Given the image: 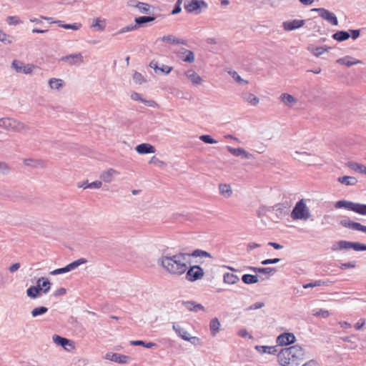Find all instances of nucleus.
<instances>
[{
    "mask_svg": "<svg viewBox=\"0 0 366 366\" xmlns=\"http://www.w3.org/2000/svg\"><path fill=\"white\" fill-rule=\"evenodd\" d=\"M157 263L164 271L172 276H181L186 272L190 264V255L187 252H177L173 254L162 255Z\"/></svg>",
    "mask_w": 366,
    "mask_h": 366,
    "instance_id": "f257e3e1",
    "label": "nucleus"
},
{
    "mask_svg": "<svg viewBox=\"0 0 366 366\" xmlns=\"http://www.w3.org/2000/svg\"><path fill=\"white\" fill-rule=\"evenodd\" d=\"M305 357V351L296 345L282 349L277 353V362L281 366H300Z\"/></svg>",
    "mask_w": 366,
    "mask_h": 366,
    "instance_id": "f03ea898",
    "label": "nucleus"
},
{
    "mask_svg": "<svg viewBox=\"0 0 366 366\" xmlns=\"http://www.w3.org/2000/svg\"><path fill=\"white\" fill-rule=\"evenodd\" d=\"M291 218L293 220L307 221L312 217L310 208L307 206V200L301 199L295 205L292 212Z\"/></svg>",
    "mask_w": 366,
    "mask_h": 366,
    "instance_id": "7ed1b4c3",
    "label": "nucleus"
},
{
    "mask_svg": "<svg viewBox=\"0 0 366 366\" xmlns=\"http://www.w3.org/2000/svg\"><path fill=\"white\" fill-rule=\"evenodd\" d=\"M0 127L13 132H20L23 130L27 129L26 126L18 121L17 119L9 118V117H3L0 119Z\"/></svg>",
    "mask_w": 366,
    "mask_h": 366,
    "instance_id": "20e7f679",
    "label": "nucleus"
},
{
    "mask_svg": "<svg viewBox=\"0 0 366 366\" xmlns=\"http://www.w3.org/2000/svg\"><path fill=\"white\" fill-rule=\"evenodd\" d=\"M335 207L337 209L345 208L359 214L366 215V204H365L355 203L347 200H340L336 202Z\"/></svg>",
    "mask_w": 366,
    "mask_h": 366,
    "instance_id": "39448f33",
    "label": "nucleus"
},
{
    "mask_svg": "<svg viewBox=\"0 0 366 366\" xmlns=\"http://www.w3.org/2000/svg\"><path fill=\"white\" fill-rule=\"evenodd\" d=\"M353 249L355 251H366V245L360 242H352L345 240H340L333 243L332 251Z\"/></svg>",
    "mask_w": 366,
    "mask_h": 366,
    "instance_id": "423d86ee",
    "label": "nucleus"
},
{
    "mask_svg": "<svg viewBox=\"0 0 366 366\" xmlns=\"http://www.w3.org/2000/svg\"><path fill=\"white\" fill-rule=\"evenodd\" d=\"M184 9L189 13L199 14L202 10L208 7V4L204 0H191L184 3Z\"/></svg>",
    "mask_w": 366,
    "mask_h": 366,
    "instance_id": "0eeeda50",
    "label": "nucleus"
},
{
    "mask_svg": "<svg viewBox=\"0 0 366 366\" xmlns=\"http://www.w3.org/2000/svg\"><path fill=\"white\" fill-rule=\"evenodd\" d=\"M11 68L17 73L30 74L34 71L36 66L32 64H25L22 61L15 59L11 63Z\"/></svg>",
    "mask_w": 366,
    "mask_h": 366,
    "instance_id": "6e6552de",
    "label": "nucleus"
},
{
    "mask_svg": "<svg viewBox=\"0 0 366 366\" xmlns=\"http://www.w3.org/2000/svg\"><path fill=\"white\" fill-rule=\"evenodd\" d=\"M186 272V279L189 282H195L201 280L204 275L203 269L198 265L192 266L189 268L188 267Z\"/></svg>",
    "mask_w": 366,
    "mask_h": 366,
    "instance_id": "1a4fd4ad",
    "label": "nucleus"
},
{
    "mask_svg": "<svg viewBox=\"0 0 366 366\" xmlns=\"http://www.w3.org/2000/svg\"><path fill=\"white\" fill-rule=\"evenodd\" d=\"M312 11L317 12L322 19L326 20L333 26H337L338 24V20L335 14L326 9L315 8L312 9Z\"/></svg>",
    "mask_w": 366,
    "mask_h": 366,
    "instance_id": "9d476101",
    "label": "nucleus"
},
{
    "mask_svg": "<svg viewBox=\"0 0 366 366\" xmlns=\"http://www.w3.org/2000/svg\"><path fill=\"white\" fill-rule=\"evenodd\" d=\"M60 61L67 63L71 66H79L84 63V56L81 53H74L62 56Z\"/></svg>",
    "mask_w": 366,
    "mask_h": 366,
    "instance_id": "9b49d317",
    "label": "nucleus"
},
{
    "mask_svg": "<svg viewBox=\"0 0 366 366\" xmlns=\"http://www.w3.org/2000/svg\"><path fill=\"white\" fill-rule=\"evenodd\" d=\"M104 359L119 364H128L132 360V358L128 355L115 352H107L104 356Z\"/></svg>",
    "mask_w": 366,
    "mask_h": 366,
    "instance_id": "f8f14e48",
    "label": "nucleus"
},
{
    "mask_svg": "<svg viewBox=\"0 0 366 366\" xmlns=\"http://www.w3.org/2000/svg\"><path fill=\"white\" fill-rule=\"evenodd\" d=\"M295 336L293 333L285 332L280 335L276 340V342L280 346H286L295 342Z\"/></svg>",
    "mask_w": 366,
    "mask_h": 366,
    "instance_id": "ddd939ff",
    "label": "nucleus"
},
{
    "mask_svg": "<svg viewBox=\"0 0 366 366\" xmlns=\"http://www.w3.org/2000/svg\"><path fill=\"white\" fill-rule=\"evenodd\" d=\"M305 24V20L302 19H293L290 21H286L282 23V27L285 31H290L303 26Z\"/></svg>",
    "mask_w": 366,
    "mask_h": 366,
    "instance_id": "4468645a",
    "label": "nucleus"
},
{
    "mask_svg": "<svg viewBox=\"0 0 366 366\" xmlns=\"http://www.w3.org/2000/svg\"><path fill=\"white\" fill-rule=\"evenodd\" d=\"M340 224L344 227L349 228L352 230L366 232V226H364L358 222H355L350 219H344L341 220Z\"/></svg>",
    "mask_w": 366,
    "mask_h": 366,
    "instance_id": "2eb2a0df",
    "label": "nucleus"
},
{
    "mask_svg": "<svg viewBox=\"0 0 366 366\" xmlns=\"http://www.w3.org/2000/svg\"><path fill=\"white\" fill-rule=\"evenodd\" d=\"M340 224L344 227L349 228L352 230L366 232V226H364L358 222H355L350 219H344L341 220Z\"/></svg>",
    "mask_w": 366,
    "mask_h": 366,
    "instance_id": "dca6fc26",
    "label": "nucleus"
},
{
    "mask_svg": "<svg viewBox=\"0 0 366 366\" xmlns=\"http://www.w3.org/2000/svg\"><path fill=\"white\" fill-rule=\"evenodd\" d=\"M177 56L183 61L188 63H193L195 60L194 52L185 48H181L178 51Z\"/></svg>",
    "mask_w": 366,
    "mask_h": 366,
    "instance_id": "f3484780",
    "label": "nucleus"
},
{
    "mask_svg": "<svg viewBox=\"0 0 366 366\" xmlns=\"http://www.w3.org/2000/svg\"><path fill=\"white\" fill-rule=\"evenodd\" d=\"M227 149L235 157H242L244 159H252L253 157L252 154L247 152L244 149L239 147V148H233L229 146L227 147Z\"/></svg>",
    "mask_w": 366,
    "mask_h": 366,
    "instance_id": "a211bd4d",
    "label": "nucleus"
},
{
    "mask_svg": "<svg viewBox=\"0 0 366 366\" xmlns=\"http://www.w3.org/2000/svg\"><path fill=\"white\" fill-rule=\"evenodd\" d=\"M241 97L245 102L252 106H257L259 102V99L254 94L249 92H242Z\"/></svg>",
    "mask_w": 366,
    "mask_h": 366,
    "instance_id": "6ab92c4d",
    "label": "nucleus"
},
{
    "mask_svg": "<svg viewBox=\"0 0 366 366\" xmlns=\"http://www.w3.org/2000/svg\"><path fill=\"white\" fill-rule=\"evenodd\" d=\"M247 269L255 273H262L264 274H268L269 276L273 275L277 272V269L274 267H256L249 266L247 267Z\"/></svg>",
    "mask_w": 366,
    "mask_h": 366,
    "instance_id": "aec40b11",
    "label": "nucleus"
},
{
    "mask_svg": "<svg viewBox=\"0 0 366 366\" xmlns=\"http://www.w3.org/2000/svg\"><path fill=\"white\" fill-rule=\"evenodd\" d=\"M185 76L187 79L195 85H200L203 79L202 78L198 75L193 69H189L185 72Z\"/></svg>",
    "mask_w": 366,
    "mask_h": 366,
    "instance_id": "412c9836",
    "label": "nucleus"
},
{
    "mask_svg": "<svg viewBox=\"0 0 366 366\" xmlns=\"http://www.w3.org/2000/svg\"><path fill=\"white\" fill-rule=\"evenodd\" d=\"M182 305L184 306V307L189 310L192 312H198V311H204L205 309L204 306L199 303H197L194 301H187L183 302Z\"/></svg>",
    "mask_w": 366,
    "mask_h": 366,
    "instance_id": "4be33fe9",
    "label": "nucleus"
},
{
    "mask_svg": "<svg viewBox=\"0 0 366 366\" xmlns=\"http://www.w3.org/2000/svg\"><path fill=\"white\" fill-rule=\"evenodd\" d=\"M280 100L288 107H292L294 104L297 102V99H295L292 95L283 93L280 96Z\"/></svg>",
    "mask_w": 366,
    "mask_h": 366,
    "instance_id": "5701e85b",
    "label": "nucleus"
},
{
    "mask_svg": "<svg viewBox=\"0 0 366 366\" xmlns=\"http://www.w3.org/2000/svg\"><path fill=\"white\" fill-rule=\"evenodd\" d=\"M136 151L140 154H145L154 153L156 149L154 146L149 144L143 143L137 146Z\"/></svg>",
    "mask_w": 366,
    "mask_h": 366,
    "instance_id": "b1692460",
    "label": "nucleus"
},
{
    "mask_svg": "<svg viewBox=\"0 0 366 366\" xmlns=\"http://www.w3.org/2000/svg\"><path fill=\"white\" fill-rule=\"evenodd\" d=\"M218 189L219 194L224 198H229L233 194L232 189L229 184H219Z\"/></svg>",
    "mask_w": 366,
    "mask_h": 366,
    "instance_id": "393cba45",
    "label": "nucleus"
},
{
    "mask_svg": "<svg viewBox=\"0 0 366 366\" xmlns=\"http://www.w3.org/2000/svg\"><path fill=\"white\" fill-rule=\"evenodd\" d=\"M119 173L118 171L114 169H109L107 171L103 172L101 175L100 178L107 183H109L112 182L114 177L116 175H118Z\"/></svg>",
    "mask_w": 366,
    "mask_h": 366,
    "instance_id": "a878e982",
    "label": "nucleus"
},
{
    "mask_svg": "<svg viewBox=\"0 0 366 366\" xmlns=\"http://www.w3.org/2000/svg\"><path fill=\"white\" fill-rule=\"evenodd\" d=\"M159 40L172 44H186L185 40L177 38L173 35L164 36L162 38L157 39V42Z\"/></svg>",
    "mask_w": 366,
    "mask_h": 366,
    "instance_id": "bb28decb",
    "label": "nucleus"
},
{
    "mask_svg": "<svg viewBox=\"0 0 366 366\" xmlns=\"http://www.w3.org/2000/svg\"><path fill=\"white\" fill-rule=\"evenodd\" d=\"M131 99L134 101L141 102L151 107H156L157 106L156 102H154V100H146L143 99L142 95L137 92H133L131 94Z\"/></svg>",
    "mask_w": 366,
    "mask_h": 366,
    "instance_id": "cd10ccee",
    "label": "nucleus"
},
{
    "mask_svg": "<svg viewBox=\"0 0 366 366\" xmlns=\"http://www.w3.org/2000/svg\"><path fill=\"white\" fill-rule=\"evenodd\" d=\"M337 63L347 66H351L357 64H361L362 61L360 60H356L352 56H347L343 58L338 59L337 60Z\"/></svg>",
    "mask_w": 366,
    "mask_h": 366,
    "instance_id": "c85d7f7f",
    "label": "nucleus"
},
{
    "mask_svg": "<svg viewBox=\"0 0 366 366\" xmlns=\"http://www.w3.org/2000/svg\"><path fill=\"white\" fill-rule=\"evenodd\" d=\"M255 350L261 354L274 355L277 352V346L257 345Z\"/></svg>",
    "mask_w": 366,
    "mask_h": 366,
    "instance_id": "c756f323",
    "label": "nucleus"
},
{
    "mask_svg": "<svg viewBox=\"0 0 366 366\" xmlns=\"http://www.w3.org/2000/svg\"><path fill=\"white\" fill-rule=\"evenodd\" d=\"M54 343L58 345L62 346L64 349L67 350L66 345L72 346V342L66 338L60 337L58 335H54L52 337Z\"/></svg>",
    "mask_w": 366,
    "mask_h": 366,
    "instance_id": "7c9ffc66",
    "label": "nucleus"
},
{
    "mask_svg": "<svg viewBox=\"0 0 366 366\" xmlns=\"http://www.w3.org/2000/svg\"><path fill=\"white\" fill-rule=\"evenodd\" d=\"M221 324L219 320L217 317H214L210 320L209 322V330L211 332V335L213 337H215L216 335L220 330Z\"/></svg>",
    "mask_w": 366,
    "mask_h": 366,
    "instance_id": "2f4dec72",
    "label": "nucleus"
},
{
    "mask_svg": "<svg viewBox=\"0 0 366 366\" xmlns=\"http://www.w3.org/2000/svg\"><path fill=\"white\" fill-rule=\"evenodd\" d=\"M50 286V282L44 277L39 278L37 281V287L39 289V291H42L45 294L49 291Z\"/></svg>",
    "mask_w": 366,
    "mask_h": 366,
    "instance_id": "473e14b6",
    "label": "nucleus"
},
{
    "mask_svg": "<svg viewBox=\"0 0 366 366\" xmlns=\"http://www.w3.org/2000/svg\"><path fill=\"white\" fill-rule=\"evenodd\" d=\"M49 86L52 90H59L64 86V81L61 79L51 78L48 81Z\"/></svg>",
    "mask_w": 366,
    "mask_h": 366,
    "instance_id": "72a5a7b5",
    "label": "nucleus"
},
{
    "mask_svg": "<svg viewBox=\"0 0 366 366\" xmlns=\"http://www.w3.org/2000/svg\"><path fill=\"white\" fill-rule=\"evenodd\" d=\"M131 6H135L139 9V11L141 13L143 14H149L150 11V7L151 6L147 3L144 2H137V1H132L130 4Z\"/></svg>",
    "mask_w": 366,
    "mask_h": 366,
    "instance_id": "f704fd0d",
    "label": "nucleus"
},
{
    "mask_svg": "<svg viewBox=\"0 0 366 366\" xmlns=\"http://www.w3.org/2000/svg\"><path fill=\"white\" fill-rule=\"evenodd\" d=\"M172 329L174 330L177 335L184 340L187 341L189 336L190 335V334L187 330L174 323L172 325Z\"/></svg>",
    "mask_w": 366,
    "mask_h": 366,
    "instance_id": "c9c22d12",
    "label": "nucleus"
},
{
    "mask_svg": "<svg viewBox=\"0 0 366 366\" xmlns=\"http://www.w3.org/2000/svg\"><path fill=\"white\" fill-rule=\"evenodd\" d=\"M330 49V47L326 46H317L313 47L312 46H310L307 47V50L310 51L314 56H319L321 54H324L326 51H328Z\"/></svg>",
    "mask_w": 366,
    "mask_h": 366,
    "instance_id": "e433bc0d",
    "label": "nucleus"
},
{
    "mask_svg": "<svg viewBox=\"0 0 366 366\" xmlns=\"http://www.w3.org/2000/svg\"><path fill=\"white\" fill-rule=\"evenodd\" d=\"M53 22L56 24L59 27L64 28L65 29H72L75 31L80 29L82 26L80 23L63 24L61 21H55Z\"/></svg>",
    "mask_w": 366,
    "mask_h": 366,
    "instance_id": "4c0bfd02",
    "label": "nucleus"
},
{
    "mask_svg": "<svg viewBox=\"0 0 366 366\" xmlns=\"http://www.w3.org/2000/svg\"><path fill=\"white\" fill-rule=\"evenodd\" d=\"M337 181L342 184L347 186H353L355 185L357 182V180L354 177L350 176H343L338 178Z\"/></svg>",
    "mask_w": 366,
    "mask_h": 366,
    "instance_id": "58836bf2",
    "label": "nucleus"
},
{
    "mask_svg": "<svg viewBox=\"0 0 366 366\" xmlns=\"http://www.w3.org/2000/svg\"><path fill=\"white\" fill-rule=\"evenodd\" d=\"M350 33L345 31H338L332 35V38L338 41H343L349 39Z\"/></svg>",
    "mask_w": 366,
    "mask_h": 366,
    "instance_id": "ea45409f",
    "label": "nucleus"
},
{
    "mask_svg": "<svg viewBox=\"0 0 366 366\" xmlns=\"http://www.w3.org/2000/svg\"><path fill=\"white\" fill-rule=\"evenodd\" d=\"M242 280L244 284L247 285L254 284L259 281L257 276L249 274H245L242 275Z\"/></svg>",
    "mask_w": 366,
    "mask_h": 366,
    "instance_id": "a19ab883",
    "label": "nucleus"
},
{
    "mask_svg": "<svg viewBox=\"0 0 366 366\" xmlns=\"http://www.w3.org/2000/svg\"><path fill=\"white\" fill-rule=\"evenodd\" d=\"M239 280V277L230 272H227L224 274V282L229 285H232L236 283Z\"/></svg>",
    "mask_w": 366,
    "mask_h": 366,
    "instance_id": "79ce46f5",
    "label": "nucleus"
},
{
    "mask_svg": "<svg viewBox=\"0 0 366 366\" xmlns=\"http://www.w3.org/2000/svg\"><path fill=\"white\" fill-rule=\"evenodd\" d=\"M92 27L97 28V31H104L106 27V21L101 20L99 18L93 19Z\"/></svg>",
    "mask_w": 366,
    "mask_h": 366,
    "instance_id": "37998d69",
    "label": "nucleus"
},
{
    "mask_svg": "<svg viewBox=\"0 0 366 366\" xmlns=\"http://www.w3.org/2000/svg\"><path fill=\"white\" fill-rule=\"evenodd\" d=\"M189 255H190V257H201V258H205V257L212 258V255L210 253H209L204 250L199 249H197L194 250L192 253H189Z\"/></svg>",
    "mask_w": 366,
    "mask_h": 366,
    "instance_id": "c03bdc74",
    "label": "nucleus"
},
{
    "mask_svg": "<svg viewBox=\"0 0 366 366\" xmlns=\"http://www.w3.org/2000/svg\"><path fill=\"white\" fill-rule=\"evenodd\" d=\"M130 345L133 346H143L146 348H153L157 347V344L149 342H145L142 340H132L130 342Z\"/></svg>",
    "mask_w": 366,
    "mask_h": 366,
    "instance_id": "a18cd8bd",
    "label": "nucleus"
},
{
    "mask_svg": "<svg viewBox=\"0 0 366 366\" xmlns=\"http://www.w3.org/2000/svg\"><path fill=\"white\" fill-rule=\"evenodd\" d=\"M14 37L4 33L1 29L0 30V41L5 44H10L14 41Z\"/></svg>",
    "mask_w": 366,
    "mask_h": 366,
    "instance_id": "49530a36",
    "label": "nucleus"
},
{
    "mask_svg": "<svg viewBox=\"0 0 366 366\" xmlns=\"http://www.w3.org/2000/svg\"><path fill=\"white\" fill-rule=\"evenodd\" d=\"M86 262V259L84 258L78 259L66 265L68 271L69 272L72 271V270L76 269L79 266H80Z\"/></svg>",
    "mask_w": 366,
    "mask_h": 366,
    "instance_id": "de8ad7c7",
    "label": "nucleus"
},
{
    "mask_svg": "<svg viewBox=\"0 0 366 366\" xmlns=\"http://www.w3.org/2000/svg\"><path fill=\"white\" fill-rule=\"evenodd\" d=\"M86 262V259L84 258L78 259L66 265L68 271L69 272L72 271V270L76 269L79 266H80Z\"/></svg>",
    "mask_w": 366,
    "mask_h": 366,
    "instance_id": "09e8293b",
    "label": "nucleus"
},
{
    "mask_svg": "<svg viewBox=\"0 0 366 366\" xmlns=\"http://www.w3.org/2000/svg\"><path fill=\"white\" fill-rule=\"evenodd\" d=\"M313 316L327 318L330 315V312L323 309H314L311 312Z\"/></svg>",
    "mask_w": 366,
    "mask_h": 366,
    "instance_id": "8fccbe9b",
    "label": "nucleus"
},
{
    "mask_svg": "<svg viewBox=\"0 0 366 366\" xmlns=\"http://www.w3.org/2000/svg\"><path fill=\"white\" fill-rule=\"evenodd\" d=\"M229 74L240 85L247 84L248 81L247 80L243 79L237 71H229Z\"/></svg>",
    "mask_w": 366,
    "mask_h": 366,
    "instance_id": "3c124183",
    "label": "nucleus"
},
{
    "mask_svg": "<svg viewBox=\"0 0 366 366\" xmlns=\"http://www.w3.org/2000/svg\"><path fill=\"white\" fill-rule=\"evenodd\" d=\"M154 19L155 18L154 16H143L135 18L134 21L137 25H142L147 22L153 21Z\"/></svg>",
    "mask_w": 366,
    "mask_h": 366,
    "instance_id": "603ef678",
    "label": "nucleus"
},
{
    "mask_svg": "<svg viewBox=\"0 0 366 366\" xmlns=\"http://www.w3.org/2000/svg\"><path fill=\"white\" fill-rule=\"evenodd\" d=\"M327 282L322 281V280H316L313 282H310L303 285V288L307 289L310 287H320V286H327Z\"/></svg>",
    "mask_w": 366,
    "mask_h": 366,
    "instance_id": "864d4df0",
    "label": "nucleus"
},
{
    "mask_svg": "<svg viewBox=\"0 0 366 366\" xmlns=\"http://www.w3.org/2000/svg\"><path fill=\"white\" fill-rule=\"evenodd\" d=\"M347 166L352 170L360 173L363 167V164H359L355 162H349L347 163Z\"/></svg>",
    "mask_w": 366,
    "mask_h": 366,
    "instance_id": "5fc2aeb1",
    "label": "nucleus"
},
{
    "mask_svg": "<svg viewBox=\"0 0 366 366\" xmlns=\"http://www.w3.org/2000/svg\"><path fill=\"white\" fill-rule=\"evenodd\" d=\"M47 311H48V308L46 307L42 306V307H36L31 311V315H32V317H36L39 315H42L45 314Z\"/></svg>",
    "mask_w": 366,
    "mask_h": 366,
    "instance_id": "6e6d98bb",
    "label": "nucleus"
},
{
    "mask_svg": "<svg viewBox=\"0 0 366 366\" xmlns=\"http://www.w3.org/2000/svg\"><path fill=\"white\" fill-rule=\"evenodd\" d=\"M39 292V289L37 287V286H31L26 290L27 295L32 299L36 298Z\"/></svg>",
    "mask_w": 366,
    "mask_h": 366,
    "instance_id": "4d7b16f0",
    "label": "nucleus"
},
{
    "mask_svg": "<svg viewBox=\"0 0 366 366\" xmlns=\"http://www.w3.org/2000/svg\"><path fill=\"white\" fill-rule=\"evenodd\" d=\"M6 22L9 25L16 26L17 24H21L22 21L20 19L16 16H9L6 18Z\"/></svg>",
    "mask_w": 366,
    "mask_h": 366,
    "instance_id": "13d9d810",
    "label": "nucleus"
},
{
    "mask_svg": "<svg viewBox=\"0 0 366 366\" xmlns=\"http://www.w3.org/2000/svg\"><path fill=\"white\" fill-rule=\"evenodd\" d=\"M10 167L4 162H0V174H7L10 172Z\"/></svg>",
    "mask_w": 366,
    "mask_h": 366,
    "instance_id": "bf43d9fd",
    "label": "nucleus"
},
{
    "mask_svg": "<svg viewBox=\"0 0 366 366\" xmlns=\"http://www.w3.org/2000/svg\"><path fill=\"white\" fill-rule=\"evenodd\" d=\"M199 139L207 144H215L217 141L209 135H201Z\"/></svg>",
    "mask_w": 366,
    "mask_h": 366,
    "instance_id": "052dcab7",
    "label": "nucleus"
},
{
    "mask_svg": "<svg viewBox=\"0 0 366 366\" xmlns=\"http://www.w3.org/2000/svg\"><path fill=\"white\" fill-rule=\"evenodd\" d=\"M102 185L101 181H94L92 183L88 184L86 186H84V189H99Z\"/></svg>",
    "mask_w": 366,
    "mask_h": 366,
    "instance_id": "680f3d73",
    "label": "nucleus"
},
{
    "mask_svg": "<svg viewBox=\"0 0 366 366\" xmlns=\"http://www.w3.org/2000/svg\"><path fill=\"white\" fill-rule=\"evenodd\" d=\"M137 27H138L137 25L127 26H124L122 29H121L118 31V34H124V33H126V32L132 31H134V30L137 29Z\"/></svg>",
    "mask_w": 366,
    "mask_h": 366,
    "instance_id": "e2e57ef3",
    "label": "nucleus"
},
{
    "mask_svg": "<svg viewBox=\"0 0 366 366\" xmlns=\"http://www.w3.org/2000/svg\"><path fill=\"white\" fill-rule=\"evenodd\" d=\"M264 306V304L261 302H257L252 305H251L249 307H248L246 310H254L257 309H260Z\"/></svg>",
    "mask_w": 366,
    "mask_h": 366,
    "instance_id": "0e129e2a",
    "label": "nucleus"
},
{
    "mask_svg": "<svg viewBox=\"0 0 366 366\" xmlns=\"http://www.w3.org/2000/svg\"><path fill=\"white\" fill-rule=\"evenodd\" d=\"M66 272H69L66 266H65L64 267H61V268H59V269H54V270L51 271L50 274H52V275H57V274H64V273H66Z\"/></svg>",
    "mask_w": 366,
    "mask_h": 366,
    "instance_id": "69168bd1",
    "label": "nucleus"
},
{
    "mask_svg": "<svg viewBox=\"0 0 366 366\" xmlns=\"http://www.w3.org/2000/svg\"><path fill=\"white\" fill-rule=\"evenodd\" d=\"M133 79L136 83L142 84L144 81V77L142 74L135 72L133 75Z\"/></svg>",
    "mask_w": 366,
    "mask_h": 366,
    "instance_id": "338daca9",
    "label": "nucleus"
},
{
    "mask_svg": "<svg viewBox=\"0 0 366 366\" xmlns=\"http://www.w3.org/2000/svg\"><path fill=\"white\" fill-rule=\"evenodd\" d=\"M302 366H321V364L319 361L316 360H310L306 362Z\"/></svg>",
    "mask_w": 366,
    "mask_h": 366,
    "instance_id": "774afa93",
    "label": "nucleus"
}]
</instances>
